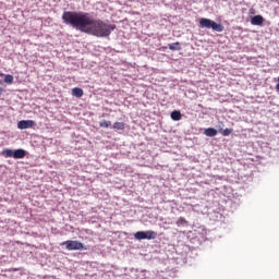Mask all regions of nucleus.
I'll use <instances>...</instances> for the list:
<instances>
[{
    "instance_id": "obj_5",
    "label": "nucleus",
    "mask_w": 279,
    "mask_h": 279,
    "mask_svg": "<svg viewBox=\"0 0 279 279\" xmlns=\"http://www.w3.org/2000/svg\"><path fill=\"white\" fill-rule=\"evenodd\" d=\"M34 125H36L34 120H22L17 122L19 130H28V128H34Z\"/></svg>"
},
{
    "instance_id": "obj_14",
    "label": "nucleus",
    "mask_w": 279,
    "mask_h": 279,
    "mask_svg": "<svg viewBox=\"0 0 279 279\" xmlns=\"http://www.w3.org/2000/svg\"><path fill=\"white\" fill-rule=\"evenodd\" d=\"M4 82H5V84H13V82H14V76H12L11 74H7V75L4 76Z\"/></svg>"
},
{
    "instance_id": "obj_2",
    "label": "nucleus",
    "mask_w": 279,
    "mask_h": 279,
    "mask_svg": "<svg viewBox=\"0 0 279 279\" xmlns=\"http://www.w3.org/2000/svg\"><path fill=\"white\" fill-rule=\"evenodd\" d=\"M199 26L206 29H214V32H223V25L206 17L199 20Z\"/></svg>"
},
{
    "instance_id": "obj_7",
    "label": "nucleus",
    "mask_w": 279,
    "mask_h": 279,
    "mask_svg": "<svg viewBox=\"0 0 279 279\" xmlns=\"http://www.w3.org/2000/svg\"><path fill=\"white\" fill-rule=\"evenodd\" d=\"M72 95H73V97H77V98L84 97V89H82L80 87H74L72 89Z\"/></svg>"
},
{
    "instance_id": "obj_3",
    "label": "nucleus",
    "mask_w": 279,
    "mask_h": 279,
    "mask_svg": "<svg viewBox=\"0 0 279 279\" xmlns=\"http://www.w3.org/2000/svg\"><path fill=\"white\" fill-rule=\"evenodd\" d=\"M2 156L4 158H14L15 160H20L27 156V153L23 148H19L16 150H12L10 148L3 149L2 150Z\"/></svg>"
},
{
    "instance_id": "obj_11",
    "label": "nucleus",
    "mask_w": 279,
    "mask_h": 279,
    "mask_svg": "<svg viewBox=\"0 0 279 279\" xmlns=\"http://www.w3.org/2000/svg\"><path fill=\"white\" fill-rule=\"evenodd\" d=\"M145 236L148 241H151L158 236V233L155 231H145Z\"/></svg>"
},
{
    "instance_id": "obj_12",
    "label": "nucleus",
    "mask_w": 279,
    "mask_h": 279,
    "mask_svg": "<svg viewBox=\"0 0 279 279\" xmlns=\"http://www.w3.org/2000/svg\"><path fill=\"white\" fill-rule=\"evenodd\" d=\"M135 239H137V241H143L146 239L145 236V231H137L135 234H134Z\"/></svg>"
},
{
    "instance_id": "obj_1",
    "label": "nucleus",
    "mask_w": 279,
    "mask_h": 279,
    "mask_svg": "<svg viewBox=\"0 0 279 279\" xmlns=\"http://www.w3.org/2000/svg\"><path fill=\"white\" fill-rule=\"evenodd\" d=\"M62 21L65 25H71L74 29L84 34H92L97 38H106L117 29V25L106 24L102 20H95L90 13L86 12L64 11Z\"/></svg>"
},
{
    "instance_id": "obj_8",
    "label": "nucleus",
    "mask_w": 279,
    "mask_h": 279,
    "mask_svg": "<svg viewBox=\"0 0 279 279\" xmlns=\"http://www.w3.org/2000/svg\"><path fill=\"white\" fill-rule=\"evenodd\" d=\"M168 49H170V51H180L182 49V46L180 45V41H177L173 44H169Z\"/></svg>"
},
{
    "instance_id": "obj_18",
    "label": "nucleus",
    "mask_w": 279,
    "mask_h": 279,
    "mask_svg": "<svg viewBox=\"0 0 279 279\" xmlns=\"http://www.w3.org/2000/svg\"><path fill=\"white\" fill-rule=\"evenodd\" d=\"M276 90L279 93V83L276 85Z\"/></svg>"
},
{
    "instance_id": "obj_9",
    "label": "nucleus",
    "mask_w": 279,
    "mask_h": 279,
    "mask_svg": "<svg viewBox=\"0 0 279 279\" xmlns=\"http://www.w3.org/2000/svg\"><path fill=\"white\" fill-rule=\"evenodd\" d=\"M204 134L205 136H209V137L217 136V129H214V128L205 129Z\"/></svg>"
},
{
    "instance_id": "obj_6",
    "label": "nucleus",
    "mask_w": 279,
    "mask_h": 279,
    "mask_svg": "<svg viewBox=\"0 0 279 279\" xmlns=\"http://www.w3.org/2000/svg\"><path fill=\"white\" fill-rule=\"evenodd\" d=\"M252 25H263L265 23V19L263 15H255L251 19Z\"/></svg>"
},
{
    "instance_id": "obj_17",
    "label": "nucleus",
    "mask_w": 279,
    "mask_h": 279,
    "mask_svg": "<svg viewBox=\"0 0 279 279\" xmlns=\"http://www.w3.org/2000/svg\"><path fill=\"white\" fill-rule=\"evenodd\" d=\"M233 130L232 129H225L221 134L222 136H230L232 134Z\"/></svg>"
},
{
    "instance_id": "obj_4",
    "label": "nucleus",
    "mask_w": 279,
    "mask_h": 279,
    "mask_svg": "<svg viewBox=\"0 0 279 279\" xmlns=\"http://www.w3.org/2000/svg\"><path fill=\"white\" fill-rule=\"evenodd\" d=\"M61 245H65V248L69 252L77 251V250H86L84 247V243L77 241V240H68L61 243Z\"/></svg>"
},
{
    "instance_id": "obj_16",
    "label": "nucleus",
    "mask_w": 279,
    "mask_h": 279,
    "mask_svg": "<svg viewBox=\"0 0 279 279\" xmlns=\"http://www.w3.org/2000/svg\"><path fill=\"white\" fill-rule=\"evenodd\" d=\"M186 223H189V221H186L184 219V217H180L178 220H177V226H186Z\"/></svg>"
},
{
    "instance_id": "obj_13",
    "label": "nucleus",
    "mask_w": 279,
    "mask_h": 279,
    "mask_svg": "<svg viewBox=\"0 0 279 279\" xmlns=\"http://www.w3.org/2000/svg\"><path fill=\"white\" fill-rule=\"evenodd\" d=\"M113 130H125V123L124 122H116L113 124Z\"/></svg>"
},
{
    "instance_id": "obj_10",
    "label": "nucleus",
    "mask_w": 279,
    "mask_h": 279,
    "mask_svg": "<svg viewBox=\"0 0 279 279\" xmlns=\"http://www.w3.org/2000/svg\"><path fill=\"white\" fill-rule=\"evenodd\" d=\"M172 121H180L182 119V113L178 110H174L170 114Z\"/></svg>"
},
{
    "instance_id": "obj_15",
    "label": "nucleus",
    "mask_w": 279,
    "mask_h": 279,
    "mask_svg": "<svg viewBox=\"0 0 279 279\" xmlns=\"http://www.w3.org/2000/svg\"><path fill=\"white\" fill-rule=\"evenodd\" d=\"M99 125H100L101 128L108 129L109 126L112 125V122H110V121H108V120H102V121L99 123Z\"/></svg>"
}]
</instances>
